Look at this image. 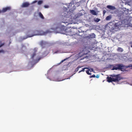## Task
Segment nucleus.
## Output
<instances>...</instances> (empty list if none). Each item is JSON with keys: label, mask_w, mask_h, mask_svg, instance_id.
<instances>
[{"label": "nucleus", "mask_w": 132, "mask_h": 132, "mask_svg": "<svg viewBox=\"0 0 132 132\" xmlns=\"http://www.w3.org/2000/svg\"><path fill=\"white\" fill-rule=\"evenodd\" d=\"M118 69L116 64V65L115 66L113 67V68L112 69V70H117Z\"/></svg>", "instance_id": "15"}, {"label": "nucleus", "mask_w": 132, "mask_h": 132, "mask_svg": "<svg viewBox=\"0 0 132 132\" xmlns=\"http://www.w3.org/2000/svg\"><path fill=\"white\" fill-rule=\"evenodd\" d=\"M72 4L71 3H70L69 4V6L68 7V8H69L70 7V6H71L72 5Z\"/></svg>", "instance_id": "22"}, {"label": "nucleus", "mask_w": 132, "mask_h": 132, "mask_svg": "<svg viewBox=\"0 0 132 132\" xmlns=\"http://www.w3.org/2000/svg\"><path fill=\"white\" fill-rule=\"evenodd\" d=\"M95 34L94 33H92L91 34V38H95Z\"/></svg>", "instance_id": "18"}, {"label": "nucleus", "mask_w": 132, "mask_h": 132, "mask_svg": "<svg viewBox=\"0 0 132 132\" xmlns=\"http://www.w3.org/2000/svg\"><path fill=\"white\" fill-rule=\"evenodd\" d=\"M107 7L110 9L112 10H114L115 9V8L114 6L110 5H108L107 6Z\"/></svg>", "instance_id": "8"}, {"label": "nucleus", "mask_w": 132, "mask_h": 132, "mask_svg": "<svg viewBox=\"0 0 132 132\" xmlns=\"http://www.w3.org/2000/svg\"><path fill=\"white\" fill-rule=\"evenodd\" d=\"M128 68H130L132 69V64H130L128 66H125V69Z\"/></svg>", "instance_id": "14"}, {"label": "nucleus", "mask_w": 132, "mask_h": 132, "mask_svg": "<svg viewBox=\"0 0 132 132\" xmlns=\"http://www.w3.org/2000/svg\"><path fill=\"white\" fill-rule=\"evenodd\" d=\"M89 77L90 78H91V76H89Z\"/></svg>", "instance_id": "35"}, {"label": "nucleus", "mask_w": 132, "mask_h": 132, "mask_svg": "<svg viewBox=\"0 0 132 132\" xmlns=\"http://www.w3.org/2000/svg\"><path fill=\"white\" fill-rule=\"evenodd\" d=\"M117 51L120 52H122L123 51V50L120 47H118L117 50Z\"/></svg>", "instance_id": "9"}, {"label": "nucleus", "mask_w": 132, "mask_h": 132, "mask_svg": "<svg viewBox=\"0 0 132 132\" xmlns=\"http://www.w3.org/2000/svg\"><path fill=\"white\" fill-rule=\"evenodd\" d=\"M37 1H35L33 3H36Z\"/></svg>", "instance_id": "31"}, {"label": "nucleus", "mask_w": 132, "mask_h": 132, "mask_svg": "<svg viewBox=\"0 0 132 132\" xmlns=\"http://www.w3.org/2000/svg\"><path fill=\"white\" fill-rule=\"evenodd\" d=\"M131 47H132V44L131 45Z\"/></svg>", "instance_id": "37"}, {"label": "nucleus", "mask_w": 132, "mask_h": 132, "mask_svg": "<svg viewBox=\"0 0 132 132\" xmlns=\"http://www.w3.org/2000/svg\"><path fill=\"white\" fill-rule=\"evenodd\" d=\"M39 16L42 19H44V16H43V14H42V13L40 12L39 13Z\"/></svg>", "instance_id": "12"}, {"label": "nucleus", "mask_w": 132, "mask_h": 132, "mask_svg": "<svg viewBox=\"0 0 132 132\" xmlns=\"http://www.w3.org/2000/svg\"><path fill=\"white\" fill-rule=\"evenodd\" d=\"M112 77H108L107 78V81L109 82L114 81L118 82L120 80L121 78L118 75L111 76Z\"/></svg>", "instance_id": "1"}, {"label": "nucleus", "mask_w": 132, "mask_h": 132, "mask_svg": "<svg viewBox=\"0 0 132 132\" xmlns=\"http://www.w3.org/2000/svg\"><path fill=\"white\" fill-rule=\"evenodd\" d=\"M11 7H6L3 8L2 11V12H4L8 10H9L11 9Z\"/></svg>", "instance_id": "7"}, {"label": "nucleus", "mask_w": 132, "mask_h": 132, "mask_svg": "<svg viewBox=\"0 0 132 132\" xmlns=\"http://www.w3.org/2000/svg\"><path fill=\"white\" fill-rule=\"evenodd\" d=\"M4 43H3L1 44V45H0V48L2 46H3L4 45Z\"/></svg>", "instance_id": "26"}, {"label": "nucleus", "mask_w": 132, "mask_h": 132, "mask_svg": "<svg viewBox=\"0 0 132 132\" xmlns=\"http://www.w3.org/2000/svg\"><path fill=\"white\" fill-rule=\"evenodd\" d=\"M129 44H132V42H129Z\"/></svg>", "instance_id": "30"}, {"label": "nucleus", "mask_w": 132, "mask_h": 132, "mask_svg": "<svg viewBox=\"0 0 132 132\" xmlns=\"http://www.w3.org/2000/svg\"><path fill=\"white\" fill-rule=\"evenodd\" d=\"M120 25L119 22L115 23L114 25V27L115 29H118L120 27Z\"/></svg>", "instance_id": "6"}, {"label": "nucleus", "mask_w": 132, "mask_h": 132, "mask_svg": "<svg viewBox=\"0 0 132 132\" xmlns=\"http://www.w3.org/2000/svg\"><path fill=\"white\" fill-rule=\"evenodd\" d=\"M91 72L93 71V69L92 68H91Z\"/></svg>", "instance_id": "32"}, {"label": "nucleus", "mask_w": 132, "mask_h": 132, "mask_svg": "<svg viewBox=\"0 0 132 132\" xmlns=\"http://www.w3.org/2000/svg\"><path fill=\"white\" fill-rule=\"evenodd\" d=\"M43 3L42 1H39L38 2V5H40L42 4Z\"/></svg>", "instance_id": "17"}, {"label": "nucleus", "mask_w": 132, "mask_h": 132, "mask_svg": "<svg viewBox=\"0 0 132 132\" xmlns=\"http://www.w3.org/2000/svg\"><path fill=\"white\" fill-rule=\"evenodd\" d=\"M1 12H2V11H1L0 10V13H1Z\"/></svg>", "instance_id": "34"}, {"label": "nucleus", "mask_w": 132, "mask_h": 132, "mask_svg": "<svg viewBox=\"0 0 132 132\" xmlns=\"http://www.w3.org/2000/svg\"><path fill=\"white\" fill-rule=\"evenodd\" d=\"M64 59V60H62V61H61V63L63 62H64V61H65L66 59Z\"/></svg>", "instance_id": "27"}, {"label": "nucleus", "mask_w": 132, "mask_h": 132, "mask_svg": "<svg viewBox=\"0 0 132 132\" xmlns=\"http://www.w3.org/2000/svg\"><path fill=\"white\" fill-rule=\"evenodd\" d=\"M91 14L94 15H97V14L96 12L93 10H91Z\"/></svg>", "instance_id": "10"}, {"label": "nucleus", "mask_w": 132, "mask_h": 132, "mask_svg": "<svg viewBox=\"0 0 132 132\" xmlns=\"http://www.w3.org/2000/svg\"><path fill=\"white\" fill-rule=\"evenodd\" d=\"M23 38V39H26V38Z\"/></svg>", "instance_id": "36"}, {"label": "nucleus", "mask_w": 132, "mask_h": 132, "mask_svg": "<svg viewBox=\"0 0 132 132\" xmlns=\"http://www.w3.org/2000/svg\"><path fill=\"white\" fill-rule=\"evenodd\" d=\"M44 43L43 41H41L40 44V45L42 46L44 45Z\"/></svg>", "instance_id": "19"}, {"label": "nucleus", "mask_w": 132, "mask_h": 132, "mask_svg": "<svg viewBox=\"0 0 132 132\" xmlns=\"http://www.w3.org/2000/svg\"><path fill=\"white\" fill-rule=\"evenodd\" d=\"M47 53L45 54V52H44V53L43 54V57H44L45 56H46L47 55Z\"/></svg>", "instance_id": "20"}, {"label": "nucleus", "mask_w": 132, "mask_h": 132, "mask_svg": "<svg viewBox=\"0 0 132 132\" xmlns=\"http://www.w3.org/2000/svg\"><path fill=\"white\" fill-rule=\"evenodd\" d=\"M38 49L37 48H34L32 50V52L33 53L31 56V58L33 60H34V61L36 63H37L39 61L41 58V57H39L34 59V57L36 55V53Z\"/></svg>", "instance_id": "2"}, {"label": "nucleus", "mask_w": 132, "mask_h": 132, "mask_svg": "<svg viewBox=\"0 0 132 132\" xmlns=\"http://www.w3.org/2000/svg\"><path fill=\"white\" fill-rule=\"evenodd\" d=\"M4 51L3 50H0V53H4Z\"/></svg>", "instance_id": "23"}, {"label": "nucleus", "mask_w": 132, "mask_h": 132, "mask_svg": "<svg viewBox=\"0 0 132 132\" xmlns=\"http://www.w3.org/2000/svg\"><path fill=\"white\" fill-rule=\"evenodd\" d=\"M87 69V70H86V73L88 75H91V73H90L89 72V70L88 69V68H85L82 69V70L78 72L79 73H80L81 72L84 71L85 70V69Z\"/></svg>", "instance_id": "4"}, {"label": "nucleus", "mask_w": 132, "mask_h": 132, "mask_svg": "<svg viewBox=\"0 0 132 132\" xmlns=\"http://www.w3.org/2000/svg\"><path fill=\"white\" fill-rule=\"evenodd\" d=\"M95 77V75H91V78L92 77Z\"/></svg>", "instance_id": "28"}, {"label": "nucleus", "mask_w": 132, "mask_h": 132, "mask_svg": "<svg viewBox=\"0 0 132 132\" xmlns=\"http://www.w3.org/2000/svg\"><path fill=\"white\" fill-rule=\"evenodd\" d=\"M106 11L105 10H104L103 11V15H104L105 14V13H106Z\"/></svg>", "instance_id": "24"}, {"label": "nucleus", "mask_w": 132, "mask_h": 132, "mask_svg": "<svg viewBox=\"0 0 132 132\" xmlns=\"http://www.w3.org/2000/svg\"><path fill=\"white\" fill-rule=\"evenodd\" d=\"M37 34H34V35H32L31 36H29V35H28V37H31L33 36H35V35H37Z\"/></svg>", "instance_id": "21"}, {"label": "nucleus", "mask_w": 132, "mask_h": 132, "mask_svg": "<svg viewBox=\"0 0 132 132\" xmlns=\"http://www.w3.org/2000/svg\"><path fill=\"white\" fill-rule=\"evenodd\" d=\"M116 65L118 69L120 70L121 71H123L125 70V66L123 65L122 64H117Z\"/></svg>", "instance_id": "3"}, {"label": "nucleus", "mask_w": 132, "mask_h": 132, "mask_svg": "<svg viewBox=\"0 0 132 132\" xmlns=\"http://www.w3.org/2000/svg\"><path fill=\"white\" fill-rule=\"evenodd\" d=\"M73 34V35H75V34H76V35H78V34L77 33H76H76H75V34Z\"/></svg>", "instance_id": "29"}, {"label": "nucleus", "mask_w": 132, "mask_h": 132, "mask_svg": "<svg viewBox=\"0 0 132 132\" xmlns=\"http://www.w3.org/2000/svg\"><path fill=\"white\" fill-rule=\"evenodd\" d=\"M82 67H80V66H79L76 69L75 71V72H77L78 71L79 69V68H81Z\"/></svg>", "instance_id": "16"}, {"label": "nucleus", "mask_w": 132, "mask_h": 132, "mask_svg": "<svg viewBox=\"0 0 132 132\" xmlns=\"http://www.w3.org/2000/svg\"><path fill=\"white\" fill-rule=\"evenodd\" d=\"M111 18L112 17L111 15L108 16L105 19L106 20H109L111 19Z\"/></svg>", "instance_id": "11"}, {"label": "nucleus", "mask_w": 132, "mask_h": 132, "mask_svg": "<svg viewBox=\"0 0 132 132\" xmlns=\"http://www.w3.org/2000/svg\"><path fill=\"white\" fill-rule=\"evenodd\" d=\"M94 20L95 22H97L100 20V19L98 18H96L94 19Z\"/></svg>", "instance_id": "13"}, {"label": "nucleus", "mask_w": 132, "mask_h": 132, "mask_svg": "<svg viewBox=\"0 0 132 132\" xmlns=\"http://www.w3.org/2000/svg\"><path fill=\"white\" fill-rule=\"evenodd\" d=\"M96 77L97 78H98L99 77V76H96Z\"/></svg>", "instance_id": "33"}, {"label": "nucleus", "mask_w": 132, "mask_h": 132, "mask_svg": "<svg viewBox=\"0 0 132 132\" xmlns=\"http://www.w3.org/2000/svg\"><path fill=\"white\" fill-rule=\"evenodd\" d=\"M30 5L29 3L28 2H26L23 3L22 5V7H28Z\"/></svg>", "instance_id": "5"}, {"label": "nucleus", "mask_w": 132, "mask_h": 132, "mask_svg": "<svg viewBox=\"0 0 132 132\" xmlns=\"http://www.w3.org/2000/svg\"><path fill=\"white\" fill-rule=\"evenodd\" d=\"M48 6L47 5H45L44 6V7L45 8H48Z\"/></svg>", "instance_id": "25"}]
</instances>
